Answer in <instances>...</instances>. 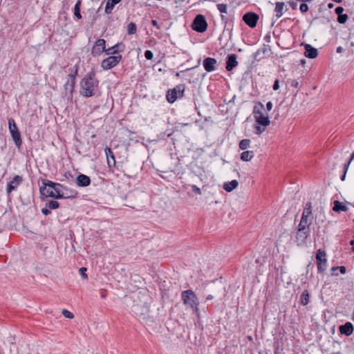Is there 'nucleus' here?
I'll return each instance as SVG.
<instances>
[{
  "instance_id": "obj_18",
  "label": "nucleus",
  "mask_w": 354,
  "mask_h": 354,
  "mask_svg": "<svg viewBox=\"0 0 354 354\" xmlns=\"http://www.w3.org/2000/svg\"><path fill=\"white\" fill-rule=\"evenodd\" d=\"M124 49V45L121 43H118L113 46L109 48L105 51L106 55H115L118 53L122 52Z\"/></svg>"
},
{
  "instance_id": "obj_34",
  "label": "nucleus",
  "mask_w": 354,
  "mask_h": 354,
  "mask_svg": "<svg viewBox=\"0 0 354 354\" xmlns=\"http://www.w3.org/2000/svg\"><path fill=\"white\" fill-rule=\"evenodd\" d=\"M308 223V219H306L303 217H301V221L298 225V229L301 230H308L307 228Z\"/></svg>"
},
{
  "instance_id": "obj_21",
  "label": "nucleus",
  "mask_w": 354,
  "mask_h": 354,
  "mask_svg": "<svg viewBox=\"0 0 354 354\" xmlns=\"http://www.w3.org/2000/svg\"><path fill=\"white\" fill-rule=\"evenodd\" d=\"M255 122L259 125L268 127L270 124V121L268 115H263L257 116V118L255 119Z\"/></svg>"
},
{
  "instance_id": "obj_8",
  "label": "nucleus",
  "mask_w": 354,
  "mask_h": 354,
  "mask_svg": "<svg viewBox=\"0 0 354 354\" xmlns=\"http://www.w3.org/2000/svg\"><path fill=\"white\" fill-rule=\"evenodd\" d=\"M106 50V41L104 39H98L94 43L91 53L93 57H98Z\"/></svg>"
},
{
  "instance_id": "obj_38",
  "label": "nucleus",
  "mask_w": 354,
  "mask_h": 354,
  "mask_svg": "<svg viewBox=\"0 0 354 354\" xmlns=\"http://www.w3.org/2000/svg\"><path fill=\"white\" fill-rule=\"evenodd\" d=\"M348 19L347 15H338L337 21L339 24H344Z\"/></svg>"
},
{
  "instance_id": "obj_11",
  "label": "nucleus",
  "mask_w": 354,
  "mask_h": 354,
  "mask_svg": "<svg viewBox=\"0 0 354 354\" xmlns=\"http://www.w3.org/2000/svg\"><path fill=\"white\" fill-rule=\"evenodd\" d=\"M23 179H22V177L19 176V175H17L15 176L12 180H10L8 183V186H7V193L8 194H10L11 193L12 191L15 190L18 186L20 185V183L22 182Z\"/></svg>"
},
{
  "instance_id": "obj_61",
  "label": "nucleus",
  "mask_w": 354,
  "mask_h": 354,
  "mask_svg": "<svg viewBox=\"0 0 354 354\" xmlns=\"http://www.w3.org/2000/svg\"><path fill=\"white\" fill-rule=\"evenodd\" d=\"M353 250L354 251V247H353Z\"/></svg>"
},
{
  "instance_id": "obj_46",
  "label": "nucleus",
  "mask_w": 354,
  "mask_h": 354,
  "mask_svg": "<svg viewBox=\"0 0 354 354\" xmlns=\"http://www.w3.org/2000/svg\"><path fill=\"white\" fill-rule=\"evenodd\" d=\"M279 80H275L274 82V84H273V90L274 91H277L279 89Z\"/></svg>"
},
{
  "instance_id": "obj_9",
  "label": "nucleus",
  "mask_w": 354,
  "mask_h": 354,
  "mask_svg": "<svg viewBox=\"0 0 354 354\" xmlns=\"http://www.w3.org/2000/svg\"><path fill=\"white\" fill-rule=\"evenodd\" d=\"M184 88L178 86L173 89L168 91L167 93V100L169 103H174L177 98L181 97L183 95Z\"/></svg>"
},
{
  "instance_id": "obj_22",
  "label": "nucleus",
  "mask_w": 354,
  "mask_h": 354,
  "mask_svg": "<svg viewBox=\"0 0 354 354\" xmlns=\"http://www.w3.org/2000/svg\"><path fill=\"white\" fill-rule=\"evenodd\" d=\"M121 0H107L105 7V12L106 14L111 13L114 6L120 2Z\"/></svg>"
},
{
  "instance_id": "obj_24",
  "label": "nucleus",
  "mask_w": 354,
  "mask_h": 354,
  "mask_svg": "<svg viewBox=\"0 0 354 354\" xmlns=\"http://www.w3.org/2000/svg\"><path fill=\"white\" fill-rule=\"evenodd\" d=\"M264 109V106L261 102H259L257 105H255L253 110V114L254 119L257 118V116L263 115V109Z\"/></svg>"
},
{
  "instance_id": "obj_40",
  "label": "nucleus",
  "mask_w": 354,
  "mask_h": 354,
  "mask_svg": "<svg viewBox=\"0 0 354 354\" xmlns=\"http://www.w3.org/2000/svg\"><path fill=\"white\" fill-rule=\"evenodd\" d=\"M86 268H81L79 270L80 275L84 279H86L88 278V275L86 274Z\"/></svg>"
},
{
  "instance_id": "obj_14",
  "label": "nucleus",
  "mask_w": 354,
  "mask_h": 354,
  "mask_svg": "<svg viewBox=\"0 0 354 354\" xmlns=\"http://www.w3.org/2000/svg\"><path fill=\"white\" fill-rule=\"evenodd\" d=\"M236 59L237 56L235 54H230L227 56L225 67L227 71H231L238 65V62Z\"/></svg>"
},
{
  "instance_id": "obj_53",
  "label": "nucleus",
  "mask_w": 354,
  "mask_h": 354,
  "mask_svg": "<svg viewBox=\"0 0 354 354\" xmlns=\"http://www.w3.org/2000/svg\"><path fill=\"white\" fill-rule=\"evenodd\" d=\"M297 1H299V2H303V3H305V2H310L312 1L313 0H296Z\"/></svg>"
},
{
  "instance_id": "obj_12",
  "label": "nucleus",
  "mask_w": 354,
  "mask_h": 354,
  "mask_svg": "<svg viewBox=\"0 0 354 354\" xmlns=\"http://www.w3.org/2000/svg\"><path fill=\"white\" fill-rule=\"evenodd\" d=\"M308 236L309 230L298 229L296 234L297 245H299L304 244Z\"/></svg>"
},
{
  "instance_id": "obj_13",
  "label": "nucleus",
  "mask_w": 354,
  "mask_h": 354,
  "mask_svg": "<svg viewBox=\"0 0 354 354\" xmlns=\"http://www.w3.org/2000/svg\"><path fill=\"white\" fill-rule=\"evenodd\" d=\"M216 64V59L212 57H207L203 61V66L207 72H212L215 71Z\"/></svg>"
},
{
  "instance_id": "obj_54",
  "label": "nucleus",
  "mask_w": 354,
  "mask_h": 354,
  "mask_svg": "<svg viewBox=\"0 0 354 354\" xmlns=\"http://www.w3.org/2000/svg\"><path fill=\"white\" fill-rule=\"evenodd\" d=\"M354 159V151L353 152V153L351 154V158L349 159V162H351V161Z\"/></svg>"
},
{
  "instance_id": "obj_45",
  "label": "nucleus",
  "mask_w": 354,
  "mask_h": 354,
  "mask_svg": "<svg viewBox=\"0 0 354 354\" xmlns=\"http://www.w3.org/2000/svg\"><path fill=\"white\" fill-rule=\"evenodd\" d=\"M192 190L195 192L196 194H198V195H201L202 193H201V191L199 187H198L196 185H192Z\"/></svg>"
},
{
  "instance_id": "obj_37",
  "label": "nucleus",
  "mask_w": 354,
  "mask_h": 354,
  "mask_svg": "<svg viewBox=\"0 0 354 354\" xmlns=\"http://www.w3.org/2000/svg\"><path fill=\"white\" fill-rule=\"evenodd\" d=\"M62 314L66 318L68 319H73L74 317V315L71 312L66 309H64L62 310Z\"/></svg>"
},
{
  "instance_id": "obj_5",
  "label": "nucleus",
  "mask_w": 354,
  "mask_h": 354,
  "mask_svg": "<svg viewBox=\"0 0 354 354\" xmlns=\"http://www.w3.org/2000/svg\"><path fill=\"white\" fill-rule=\"evenodd\" d=\"M122 59L121 55L109 56L102 61L101 67L105 71L110 70L116 66Z\"/></svg>"
},
{
  "instance_id": "obj_23",
  "label": "nucleus",
  "mask_w": 354,
  "mask_h": 354,
  "mask_svg": "<svg viewBox=\"0 0 354 354\" xmlns=\"http://www.w3.org/2000/svg\"><path fill=\"white\" fill-rule=\"evenodd\" d=\"M333 211H335L336 212H340L347 211L348 208L342 203H341L338 201H335L334 202V206L333 207Z\"/></svg>"
},
{
  "instance_id": "obj_16",
  "label": "nucleus",
  "mask_w": 354,
  "mask_h": 354,
  "mask_svg": "<svg viewBox=\"0 0 354 354\" xmlns=\"http://www.w3.org/2000/svg\"><path fill=\"white\" fill-rule=\"evenodd\" d=\"M288 10V8L286 7L285 3L283 2H277L274 8V16L278 19L282 17L284 13V11Z\"/></svg>"
},
{
  "instance_id": "obj_26",
  "label": "nucleus",
  "mask_w": 354,
  "mask_h": 354,
  "mask_svg": "<svg viewBox=\"0 0 354 354\" xmlns=\"http://www.w3.org/2000/svg\"><path fill=\"white\" fill-rule=\"evenodd\" d=\"M75 82H71L69 80L66 82V83L64 85L65 90H66V95H68L70 97L72 96L74 87H75Z\"/></svg>"
},
{
  "instance_id": "obj_25",
  "label": "nucleus",
  "mask_w": 354,
  "mask_h": 354,
  "mask_svg": "<svg viewBox=\"0 0 354 354\" xmlns=\"http://www.w3.org/2000/svg\"><path fill=\"white\" fill-rule=\"evenodd\" d=\"M310 301V294L308 290H304L301 295V304L306 306Z\"/></svg>"
},
{
  "instance_id": "obj_4",
  "label": "nucleus",
  "mask_w": 354,
  "mask_h": 354,
  "mask_svg": "<svg viewBox=\"0 0 354 354\" xmlns=\"http://www.w3.org/2000/svg\"><path fill=\"white\" fill-rule=\"evenodd\" d=\"M8 128L16 146L19 147L21 145L22 140L19 129L13 118L8 119Z\"/></svg>"
},
{
  "instance_id": "obj_7",
  "label": "nucleus",
  "mask_w": 354,
  "mask_h": 354,
  "mask_svg": "<svg viewBox=\"0 0 354 354\" xmlns=\"http://www.w3.org/2000/svg\"><path fill=\"white\" fill-rule=\"evenodd\" d=\"M326 254L324 251L321 249L317 251L316 260L317 270L319 272H324L326 270L327 267V259L326 258Z\"/></svg>"
},
{
  "instance_id": "obj_33",
  "label": "nucleus",
  "mask_w": 354,
  "mask_h": 354,
  "mask_svg": "<svg viewBox=\"0 0 354 354\" xmlns=\"http://www.w3.org/2000/svg\"><path fill=\"white\" fill-rule=\"evenodd\" d=\"M104 151H105V153L106 156L108 164L109 165L110 164L109 158H111L113 160V162L115 163V158H114L113 153L111 151V149L109 147H106L104 149Z\"/></svg>"
},
{
  "instance_id": "obj_57",
  "label": "nucleus",
  "mask_w": 354,
  "mask_h": 354,
  "mask_svg": "<svg viewBox=\"0 0 354 354\" xmlns=\"http://www.w3.org/2000/svg\"><path fill=\"white\" fill-rule=\"evenodd\" d=\"M290 6H292V8L293 9H295V8H296V6H297V5H296V3H290Z\"/></svg>"
},
{
  "instance_id": "obj_15",
  "label": "nucleus",
  "mask_w": 354,
  "mask_h": 354,
  "mask_svg": "<svg viewBox=\"0 0 354 354\" xmlns=\"http://www.w3.org/2000/svg\"><path fill=\"white\" fill-rule=\"evenodd\" d=\"M305 53L304 55L306 57L314 59L317 57L318 51L317 49L313 47L310 44L304 45Z\"/></svg>"
},
{
  "instance_id": "obj_36",
  "label": "nucleus",
  "mask_w": 354,
  "mask_h": 354,
  "mask_svg": "<svg viewBox=\"0 0 354 354\" xmlns=\"http://www.w3.org/2000/svg\"><path fill=\"white\" fill-rule=\"evenodd\" d=\"M267 127H264V126H261V125H259L257 124V123H255L254 124V128L256 129V133L257 134H261L263 132L265 131L266 130V128Z\"/></svg>"
},
{
  "instance_id": "obj_30",
  "label": "nucleus",
  "mask_w": 354,
  "mask_h": 354,
  "mask_svg": "<svg viewBox=\"0 0 354 354\" xmlns=\"http://www.w3.org/2000/svg\"><path fill=\"white\" fill-rule=\"evenodd\" d=\"M311 214V205L310 203H307L304 209L301 217L308 219V217Z\"/></svg>"
},
{
  "instance_id": "obj_58",
  "label": "nucleus",
  "mask_w": 354,
  "mask_h": 354,
  "mask_svg": "<svg viewBox=\"0 0 354 354\" xmlns=\"http://www.w3.org/2000/svg\"><path fill=\"white\" fill-rule=\"evenodd\" d=\"M221 19L223 21H227V18L223 15H221Z\"/></svg>"
},
{
  "instance_id": "obj_41",
  "label": "nucleus",
  "mask_w": 354,
  "mask_h": 354,
  "mask_svg": "<svg viewBox=\"0 0 354 354\" xmlns=\"http://www.w3.org/2000/svg\"><path fill=\"white\" fill-rule=\"evenodd\" d=\"M290 84L291 87H293L295 88H297L299 87V82L298 80H295V79L292 80H290Z\"/></svg>"
},
{
  "instance_id": "obj_42",
  "label": "nucleus",
  "mask_w": 354,
  "mask_h": 354,
  "mask_svg": "<svg viewBox=\"0 0 354 354\" xmlns=\"http://www.w3.org/2000/svg\"><path fill=\"white\" fill-rule=\"evenodd\" d=\"M145 57L147 59H152L153 57V53L151 50H146L145 53Z\"/></svg>"
},
{
  "instance_id": "obj_48",
  "label": "nucleus",
  "mask_w": 354,
  "mask_h": 354,
  "mask_svg": "<svg viewBox=\"0 0 354 354\" xmlns=\"http://www.w3.org/2000/svg\"><path fill=\"white\" fill-rule=\"evenodd\" d=\"M272 106H273V105H272V102L270 101V102H267V104H266V109H267L268 111H270L272 110Z\"/></svg>"
},
{
  "instance_id": "obj_28",
  "label": "nucleus",
  "mask_w": 354,
  "mask_h": 354,
  "mask_svg": "<svg viewBox=\"0 0 354 354\" xmlns=\"http://www.w3.org/2000/svg\"><path fill=\"white\" fill-rule=\"evenodd\" d=\"M80 6H81V1H78L74 7V15L79 19H82V15L80 14Z\"/></svg>"
},
{
  "instance_id": "obj_35",
  "label": "nucleus",
  "mask_w": 354,
  "mask_h": 354,
  "mask_svg": "<svg viewBox=\"0 0 354 354\" xmlns=\"http://www.w3.org/2000/svg\"><path fill=\"white\" fill-rule=\"evenodd\" d=\"M217 9L221 14H226L227 12V6L224 3H218L216 5Z\"/></svg>"
},
{
  "instance_id": "obj_55",
  "label": "nucleus",
  "mask_w": 354,
  "mask_h": 354,
  "mask_svg": "<svg viewBox=\"0 0 354 354\" xmlns=\"http://www.w3.org/2000/svg\"><path fill=\"white\" fill-rule=\"evenodd\" d=\"M213 299V296L212 295H209L207 297H206V300H210V299Z\"/></svg>"
},
{
  "instance_id": "obj_32",
  "label": "nucleus",
  "mask_w": 354,
  "mask_h": 354,
  "mask_svg": "<svg viewBox=\"0 0 354 354\" xmlns=\"http://www.w3.org/2000/svg\"><path fill=\"white\" fill-rule=\"evenodd\" d=\"M46 206L50 209H56L59 207V204L57 201H50L46 204Z\"/></svg>"
},
{
  "instance_id": "obj_27",
  "label": "nucleus",
  "mask_w": 354,
  "mask_h": 354,
  "mask_svg": "<svg viewBox=\"0 0 354 354\" xmlns=\"http://www.w3.org/2000/svg\"><path fill=\"white\" fill-rule=\"evenodd\" d=\"M254 157V152L252 151H245L241 154V159L243 161H250Z\"/></svg>"
},
{
  "instance_id": "obj_52",
  "label": "nucleus",
  "mask_w": 354,
  "mask_h": 354,
  "mask_svg": "<svg viewBox=\"0 0 354 354\" xmlns=\"http://www.w3.org/2000/svg\"><path fill=\"white\" fill-rule=\"evenodd\" d=\"M344 51V48L342 46H339L337 48V53H341Z\"/></svg>"
},
{
  "instance_id": "obj_59",
  "label": "nucleus",
  "mask_w": 354,
  "mask_h": 354,
  "mask_svg": "<svg viewBox=\"0 0 354 354\" xmlns=\"http://www.w3.org/2000/svg\"><path fill=\"white\" fill-rule=\"evenodd\" d=\"M333 1L336 2V3H341L342 2V0H333Z\"/></svg>"
},
{
  "instance_id": "obj_56",
  "label": "nucleus",
  "mask_w": 354,
  "mask_h": 354,
  "mask_svg": "<svg viewBox=\"0 0 354 354\" xmlns=\"http://www.w3.org/2000/svg\"><path fill=\"white\" fill-rule=\"evenodd\" d=\"M71 191H74L73 189H70L64 193L65 196L69 195L71 193Z\"/></svg>"
},
{
  "instance_id": "obj_2",
  "label": "nucleus",
  "mask_w": 354,
  "mask_h": 354,
  "mask_svg": "<svg viewBox=\"0 0 354 354\" xmlns=\"http://www.w3.org/2000/svg\"><path fill=\"white\" fill-rule=\"evenodd\" d=\"M99 86V81L93 71L87 73L80 82V94L90 97L95 95Z\"/></svg>"
},
{
  "instance_id": "obj_50",
  "label": "nucleus",
  "mask_w": 354,
  "mask_h": 354,
  "mask_svg": "<svg viewBox=\"0 0 354 354\" xmlns=\"http://www.w3.org/2000/svg\"><path fill=\"white\" fill-rule=\"evenodd\" d=\"M151 24L153 26L156 27L158 29L160 28V27L158 26V21L156 20H152Z\"/></svg>"
},
{
  "instance_id": "obj_6",
  "label": "nucleus",
  "mask_w": 354,
  "mask_h": 354,
  "mask_svg": "<svg viewBox=\"0 0 354 354\" xmlns=\"http://www.w3.org/2000/svg\"><path fill=\"white\" fill-rule=\"evenodd\" d=\"M192 28L198 32H205L207 28L205 17L202 15H198L193 21Z\"/></svg>"
},
{
  "instance_id": "obj_39",
  "label": "nucleus",
  "mask_w": 354,
  "mask_h": 354,
  "mask_svg": "<svg viewBox=\"0 0 354 354\" xmlns=\"http://www.w3.org/2000/svg\"><path fill=\"white\" fill-rule=\"evenodd\" d=\"M77 74V68H75L74 73L68 75V77H69L68 80L71 82L75 83V77H76Z\"/></svg>"
},
{
  "instance_id": "obj_43",
  "label": "nucleus",
  "mask_w": 354,
  "mask_h": 354,
  "mask_svg": "<svg viewBox=\"0 0 354 354\" xmlns=\"http://www.w3.org/2000/svg\"><path fill=\"white\" fill-rule=\"evenodd\" d=\"M350 163L351 162H349V161H348L346 164L344 165V174H343L342 176L341 177V180L342 181H344L345 180L346 174V172H347V170L348 169Z\"/></svg>"
},
{
  "instance_id": "obj_60",
  "label": "nucleus",
  "mask_w": 354,
  "mask_h": 354,
  "mask_svg": "<svg viewBox=\"0 0 354 354\" xmlns=\"http://www.w3.org/2000/svg\"><path fill=\"white\" fill-rule=\"evenodd\" d=\"M105 297H106V296H105L104 295H101V297H102V299L105 298Z\"/></svg>"
},
{
  "instance_id": "obj_20",
  "label": "nucleus",
  "mask_w": 354,
  "mask_h": 354,
  "mask_svg": "<svg viewBox=\"0 0 354 354\" xmlns=\"http://www.w3.org/2000/svg\"><path fill=\"white\" fill-rule=\"evenodd\" d=\"M238 185L239 182L236 180H232V181L225 183L223 187L226 192H231L235 189Z\"/></svg>"
},
{
  "instance_id": "obj_31",
  "label": "nucleus",
  "mask_w": 354,
  "mask_h": 354,
  "mask_svg": "<svg viewBox=\"0 0 354 354\" xmlns=\"http://www.w3.org/2000/svg\"><path fill=\"white\" fill-rule=\"evenodd\" d=\"M250 145V140L243 139L240 141L239 147L240 149L245 150L248 147H249Z\"/></svg>"
},
{
  "instance_id": "obj_44",
  "label": "nucleus",
  "mask_w": 354,
  "mask_h": 354,
  "mask_svg": "<svg viewBox=\"0 0 354 354\" xmlns=\"http://www.w3.org/2000/svg\"><path fill=\"white\" fill-rule=\"evenodd\" d=\"M299 10L301 12H306L308 10V6L306 3H303L300 5Z\"/></svg>"
},
{
  "instance_id": "obj_3",
  "label": "nucleus",
  "mask_w": 354,
  "mask_h": 354,
  "mask_svg": "<svg viewBox=\"0 0 354 354\" xmlns=\"http://www.w3.org/2000/svg\"><path fill=\"white\" fill-rule=\"evenodd\" d=\"M182 300L183 304L189 306L195 312L198 311V301L196 294L191 290L182 292Z\"/></svg>"
},
{
  "instance_id": "obj_1",
  "label": "nucleus",
  "mask_w": 354,
  "mask_h": 354,
  "mask_svg": "<svg viewBox=\"0 0 354 354\" xmlns=\"http://www.w3.org/2000/svg\"><path fill=\"white\" fill-rule=\"evenodd\" d=\"M44 187H40L41 194L45 197H51L54 198H68L75 197L77 194L76 191H71L69 195L65 196L64 192L59 189L62 185L59 183H53L48 180L43 181Z\"/></svg>"
},
{
  "instance_id": "obj_17",
  "label": "nucleus",
  "mask_w": 354,
  "mask_h": 354,
  "mask_svg": "<svg viewBox=\"0 0 354 354\" xmlns=\"http://www.w3.org/2000/svg\"><path fill=\"white\" fill-rule=\"evenodd\" d=\"M76 183L79 187H87L91 184V179L86 175L80 174L76 178Z\"/></svg>"
},
{
  "instance_id": "obj_10",
  "label": "nucleus",
  "mask_w": 354,
  "mask_h": 354,
  "mask_svg": "<svg viewBox=\"0 0 354 354\" xmlns=\"http://www.w3.org/2000/svg\"><path fill=\"white\" fill-rule=\"evenodd\" d=\"M259 16L254 12H247L243 17L244 22L251 28L257 26Z\"/></svg>"
},
{
  "instance_id": "obj_49",
  "label": "nucleus",
  "mask_w": 354,
  "mask_h": 354,
  "mask_svg": "<svg viewBox=\"0 0 354 354\" xmlns=\"http://www.w3.org/2000/svg\"><path fill=\"white\" fill-rule=\"evenodd\" d=\"M343 10H344V9H343V8H342V7H337V8H335V12H336L338 15H341V13L343 12Z\"/></svg>"
},
{
  "instance_id": "obj_51",
  "label": "nucleus",
  "mask_w": 354,
  "mask_h": 354,
  "mask_svg": "<svg viewBox=\"0 0 354 354\" xmlns=\"http://www.w3.org/2000/svg\"><path fill=\"white\" fill-rule=\"evenodd\" d=\"M339 269L342 274L346 273V268L344 266H340V267H339Z\"/></svg>"
},
{
  "instance_id": "obj_29",
  "label": "nucleus",
  "mask_w": 354,
  "mask_h": 354,
  "mask_svg": "<svg viewBox=\"0 0 354 354\" xmlns=\"http://www.w3.org/2000/svg\"><path fill=\"white\" fill-rule=\"evenodd\" d=\"M137 31L136 24L133 22H131L127 25V32L129 35L136 34Z\"/></svg>"
},
{
  "instance_id": "obj_47",
  "label": "nucleus",
  "mask_w": 354,
  "mask_h": 354,
  "mask_svg": "<svg viewBox=\"0 0 354 354\" xmlns=\"http://www.w3.org/2000/svg\"><path fill=\"white\" fill-rule=\"evenodd\" d=\"M41 212L47 216L50 214V210L46 206L45 207L42 208Z\"/></svg>"
},
{
  "instance_id": "obj_19",
  "label": "nucleus",
  "mask_w": 354,
  "mask_h": 354,
  "mask_svg": "<svg viewBox=\"0 0 354 354\" xmlns=\"http://www.w3.org/2000/svg\"><path fill=\"white\" fill-rule=\"evenodd\" d=\"M339 330L341 334L349 336L353 332V326L351 322H346L345 324L339 326Z\"/></svg>"
}]
</instances>
